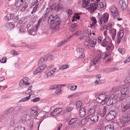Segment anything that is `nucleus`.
<instances>
[{
	"label": "nucleus",
	"instance_id": "f257e3e1",
	"mask_svg": "<svg viewBox=\"0 0 130 130\" xmlns=\"http://www.w3.org/2000/svg\"><path fill=\"white\" fill-rule=\"evenodd\" d=\"M48 23L50 24H54L52 27L53 29L57 30L58 29L59 25L61 21L58 16L55 13L53 14L50 16L48 19Z\"/></svg>",
	"mask_w": 130,
	"mask_h": 130
},
{
	"label": "nucleus",
	"instance_id": "f03ea898",
	"mask_svg": "<svg viewBox=\"0 0 130 130\" xmlns=\"http://www.w3.org/2000/svg\"><path fill=\"white\" fill-rule=\"evenodd\" d=\"M100 98L103 101H105V103L106 102L107 104L108 105H112V101L111 102L110 100V97L109 95H107L105 92H102L99 95Z\"/></svg>",
	"mask_w": 130,
	"mask_h": 130
},
{
	"label": "nucleus",
	"instance_id": "7ed1b4c3",
	"mask_svg": "<svg viewBox=\"0 0 130 130\" xmlns=\"http://www.w3.org/2000/svg\"><path fill=\"white\" fill-rule=\"evenodd\" d=\"M130 121V118L126 115H124L119 119V124L121 126H123L125 124Z\"/></svg>",
	"mask_w": 130,
	"mask_h": 130
},
{
	"label": "nucleus",
	"instance_id": "20e7f679",
	"mask_svg": "<svg viewBox=\"0 0 130 130\" xmlns=\"http://www.w3.org/2000/svg\"><path fill=\"white\" fill-rule=\"evenodd\" d=\"M97 39L95 38L92 39H89L87 40L84 42V45L86 47L90 46L94 47L96 44Z\"/></svg>",
	"mask_w": 130,
	"mask_h": 130
},
{
	"label": "nucleus",
	"instance_id": "39448f33",
	"mask_svg": "<svg viewBox=\"0 0 130 130\" xmlns=\"http://www.w3.org/2000/svg\"><path fill=\"white\" fill-rule=\"evenodd\" d=\"M111 15L113 19H116L119 15L118 9L114 6H112L110 8Z\"/></svg>",
	"mask_w": 130,
	"mask_h": 130
},
{
	"label": "nucleus",
	"instance_id": "423d86ee",
	"mask_svg": "<svg viewBox=\"0 0 130 130\" xmlns=\"http://www.w3.org/2000/svg\"><path fill=\"white\" fill-rule=\"evenodd\" d=\"M116 115V112L115 111H110L107 115L105 119L108 121H110L114 119Z\"/></svg>",
	"mask_w": 130,
	"mask_h": 130
},
{
	"label": "nucleus",
	"instance_id": "0eeeda50",
	"mask_svg": "<svg viewBox=\"0 0 130 130\" xmlns=\"http://www.w3.org/2000/svg\"><path fill=\"white\" fill-rule=\"evenodd\" d=\"M128 88L125 87L122 89L121 91V96L120 99L121 100H122L126 97V95L128 94Z\"/></svg>",
	"mask_w": 130,
	"mask_h": 130
},
{
	"label": "nucleus",
	"instance_id": "6e6552de",
	"mask_svg": "<svg viewBox=\"0 0 130 130\" xmlns=\"http://www.w3.org/2000/svg\"><path fill=\"white\" fill-rule=\"evenodd\" d=\"M46 67V65L45 64L42 65L36 69L35 71L34 72L33 74L35 75H37L38 73H41L43 70H45Z\"/></svg>",
	"mask_w": 130,
	"mask_h": 130
},
{
	"label": "nucleus",
	"instance_id": "1a4fd4ad",
	"mask_svg": "<svg viewBox=\"0 0 130 130\" xmlns=\"http://www.w3.org/2000/svg\"><path fill=\"white\" fill-rule=\"evenodd\" d=\"M130 108V102L126 101L125 103L122 105L121 110L123 112L126 111Z\"/></svg>",
	"mask_w": 130,
	"mask_h": 130
},
{
	"label": "nucleus",
	"instance_id": "9d476101",
	"mask_svg": "<svg viewBox=\"0 0 130 130\" xmlns=\"http://www.w3.org/2000/svg\"><path fill=\"white\" fill-rule=\"evenodd\" d=\"M127 0H120L119 3L122 10H124L126 9L127 7Z\"/></svg>",
	"mask_w": 130,
	"mask_h": 130
},
{
	"label": "nucleus",
	"instance_id": "9b49d317",
	"mask_svg": "<svg viewBox=\"0 0 130 130\" xmlns=\"http://www.w3.org/2000/svg\"><path fill=\"white\" fill-rule=\"evenodd\" d=\"M53 56L51 55H49V56H48V55L45 56L39 59L38 62V64H41L42 63L46 61L48 58H50L51 59H53Z\"/></svg>",
	"mask_w": 130,
	"mask_h": 130
},
{
	"label": "nucleus",
	"instance_id": "f8f14e48",
	"mask_svg": "<svg viewBox=\"0 0 130 130\" xmlns=\"http://www.w3.org/2000/svg\"><path fill=\"white\" fill-rule=\"evenodd\" d=\"M124 36V31L123 30H121L119 31L117 35V42L119 44L121 42V40Z\"/></svg>",
	"mask_w": 130,
	"mask_h": 130
},
{
	"label": "nucleus",
	"instance_id": "ddd939ff",
	"mask_svg": "<svg viewBox=\"0 0 130 130\" xmlns=\"http://www.w3.org/2000/svg\"><path fill=\"white\" fill-rule=\"evenodd\" d=\"M55 1V0H52V3L53 5L52 6L51 9L53 10H58L59 8L58 5L59 3H55L54 2Z\"/></svg>",
	"mask_w": 130,
	"mask_h": 130
},
{
	"label": "nucleus",
	"instance_id": "4468645a",
	"mask_svg": "<svg viewBox=\"0 0 130 130\" xmlns=\"http://www.w3.org/2000/svg\"><path fill=\"white\" fill-rule=\"evenodd\" d=\"M109 32L112 39L114 40L116 34V29H111L109 30Z\"/></svg>",
	"mask_w": 130,
	"mask_h": 130
},
{
	"label": "nucleus",
	"instance_id": "2eb2a0df",
	"mask_svg": "<svg viewBox=\"0 0 130 130\" xmlns=\"http://www.w3.org/2000/svg\"><path fill=\"white\" fill-rule=\"evenodd\" d=\"M15 25L11 23H7L5 25V29L6 30H9L13 28Z\"/></svg>",
	"mask_w": 130,
	"mask_h": 130
},
{
	"label": "nucleus",
	"instance_id": "dca6fc26",
	"mask_svg": "<svg viewBox=\"0 0 130 130\" xmlns=\"http://www.w3.org/2000/svg\"><path fill=\"white\" fill-rule=\"evenodd\" d=\"M15 16V14L14 13L7 14L4 18V20L6 21H8L12 20Z\"/></svg>",
	"mask_w": 130,
	"mask_h": 130
},
{
	"label": "nucleus",
	"instance_id": "f3484780",
	"mask_svg": "<svg viewBox=\"0 0 130 130\" xmlns=\"http://www.w3.org/2000/svg\"><path fill=\"white\" fill-rule=\"evenodd\" d=\"M48 115V112L44 111L40 112L38 115V116L40 117L41 119H44L47 117Z\"/></svg>",
	"mask_w": 130,
	"mask_h": 130
},
{
	"label": "nucleus",
	"instance_id": "a211bd4d",
	"mask_svg": "<svg viewBox=\"0 0 130 130\" xmlns=\"http://www.w3.org/2000/svg\"><path fill=\"white\" fill-rule=\"evenodd\" d=\"M23 4V0H18L15 3V6L17 9H19L22 6Z\"/></svg>",
	"mask_w": 130,
	"mask_h": 130
},
{
	"label": "nucleus",
	"instance_id": "6ab92c4d",
	"mask_svg": "<svg viewBox=\"0 0 130 130\" xmlns=\"http://www.w3.org/2000/svg\"><path fill=\"white\" fill-rule=\"evenodd\" d=\"M109 41V37H107L106 38H105L103 40L101 44V45L103 47H106Z\"/></svg>",
	"mask_w": 130,
	"mask_h": 130
},
{
	"label": "nucleus",
	"instance_id": "aec40b11",
	"mask_svg": "<svg viewBox=\"0 0 130 130\" xmlns=\"http://www.w3.org/2000/svg\"><path fill=\"white\" fill-rule=\"evenodd\" d=\"M106 3L104 2H101L98 5V8L100 10L102 11L106 8Z\"/></svg>",
	"mask_w": 130,
	"mask_h": 130
},
{
	"label": "nucleus",
	"instance_id": "412c9836",
	"mask_svg": "<svg viewBox=\"0 0 130 130\" xmlns=\"http://www.w3.org/2000/svg\"><path fill=\"white\" fill-rule=\"evenodd\" d=\"M98 6L97 5L94 3H92L90 4L89 8H88V9L90 10L94 11L97 8Z\"/></svg>",
	"mask_w": 130,
	"mask_h": 130
},
{
	"label": "nucleus",
	"instance_id": "4be33fe9",
	"mask_svg": "<svg viewBox=\"0 0 130 130\" xmlns=\"http://www.w3.org/2000/svg\"><path fill=\"white\" fill-rule=\"evenodd\" d=\"M109 18V14L107 13H105L103 14L102 19L104 23H106L108 21Z\"/></svg>",
	"mask_w": 130,
	"mask_h": 130
},
{
	"label": "nucleus",
	"instance_id": "5701e85b",
	"mask_svg": "<svg viewBox=\"0 0 130 130\" xmlns=\"http://www.w3.org/2000/svg\"><path fill=\"white\" fill-rule=\"evenodd\" d=\"M90 1L89 0H82V7L83 8L88 6L90 4Z\"/></svg>",
	"mask_w": 130,
	"mask_h": 130
},
{
	"label": "nucleus",
	"instance_id": "b1692460",
	"mask_svg": "<svg viewBox=\"0 0 130 130\" xmlns=\"http://www.w3.org/2000/svg\"><path fill=\"white\" fill-rule=\"evenodd\" d=\"M99 118L98 116L93 115L90 117V120L92 122H95L98 121Z\"/></svg>",
	"mask_w": 130,
	"mask_h": 130
},
{
	"label": "nucleus",
	"instance_id": "393cba45",
	"mask_svg": "<svg viewBox=\"0 0 130 130\" xmlns=\"http://www.w3.org/2000/svg\"><path fill=\"white\" fill-rule=\"evenodd\" d=\"M97 20L98 22L100 24H102L103 22V19H102V15L100 14V13H98V15L97 18Z\"/></svg>",
	"mask_w": 130,
	"mask_h": 130
},
{
	"label": "nucleus",
	"instance_id": "a878e982",
	"mask_svg": "<svg viewBox=\"0 0 130 130\" xmlns=\"http://www.w3.org/2000/svg\"><path fill=\"white\" fill-rule=\"evenodd\" d=\"M85 108L84 107L82 108L79 110V114L80 117H83L86 114L85 111Z\"/></svg>",
	"mask_w": 130,
	"mask_h": 130
},
{
	"label": "nucleus",
	"instance_id": "bb28decb",
	"mask_svg": "<svg viewBox=\"0 0 130 130\" xmlns=\"http://www.w3.org/2000/svg\"><path fill=\"white\" fill-rule=\"evenodd\" d=\"M77 26L76 24L71 25L69 28L70 30L72 32L75 31L77 28Z\"/></svg>",
	"mask_w": 130,
	"mask_h": 130
},
{
	"label": "nucleus",
	"instance_id": "cd10ccee",
	"mask_svg": "<svg viewBox=\"0 0 130 130\" xmlns=\"http://www.w3.org/2000/svg\"><path fill=\"white\" fill-rule=\"evenodd\" d=\"M37 113V109L36 107H32L31 108L30 113L32 115H35Z\"/></svg>",
	"mask_w": 130,
	"mask_h": 130
},
{
	"label": "nucleus",
	"instance_id": "c85d7f7f",
	"mask_svg": "<svg viewBox=\"0 0 130 130\" xmlns=\"http://www.w3.org/2000/svg\"><path fill=\"white\" fill-rule=\"evenodd\" d=\"M78 120V119L77 118H75L71 119L68 122V124L70 125H71L72 124L74 123L77 121Z\"/></svg>",
	"mask_w": 130,
	"mask_h": 130
},
{
	"label": "nucleus",
	"instance_id": "c756f323",
	"mask_svg": "<svg viewBox=\"0 0 130 130\" xmlns=\"http://www.w3.org/2000/svg\"><path fill=\"white\" fill-rule=\"evenodd\" d=\"M96 101L98 103H100L101 104H104L105 103V101H103L100 98L99 96L96 99Z\"/></svg>",
	"mask_w": 130,
	"mask_h": 130
},
{
	"label": "nucleus",
	"instance_id": "7c9ffc66",
	"mask_svg": "<svg viewBox=\"0 0 130 130\" xmlns=\"http://www.w3.org/2000/svg\"><path fill=\"white\" fill-rule=\"evenodd\" d=\"M30 35L34 36L36 33L35 30H34V28L32 27L28 31Z\"/></svg>",
	"mask_w": 130,
	"mask_h": 130
},
{
	"label": "nucleus",
	"instance_id": "2f4dec72",
	"mask_svg": "<svg viewBox=\"0 0 130 130\" xmlns=\"http://www.w3.org/2000/svg\"><path fill=\"white\" fill-rule=\"evenodd\" d=\"M20 86L22 84L25 85H28L30 84L27 81H26L22 79L20 81L19 83Z\"/></svg>",
	"mask_w": 130,
	"mask_h": 130
},
{
	"label": "nucleus",
	"instance_id": "473e14b6",
	"mask_svg": "<svg viewBox=\"0 0 130 130\" xmlns=\"http://www.w3.org/2000/svg\"><path fill=\"white\" fill-rule=\"evenodd\" d=\"M108 108L107 106H104L103 107L102 112V114L103 116H104L106 115L107 111Z\"/></svg>",
	"mask_w": 130,
	"mask_h": 130
},
{
	"label": "nucleus",
	"instance_id": "72a5a7b5",
	"mask_svg": "<svg viewBox=\"0 0 130 130\" xmlns=\"http://www.w3.org/2000/svg\"><path fill=\"white\" fill-rule=\"evenodd\" d=\"M95 109L94 108H92L90 109L88 112L89 115H91L94 113L95 111Z\"/></svg>",
	"mask_w": 130,
	"mask_h": 130
},
{
	"label": "nucleus",
	"instance_id": "f704fd0d",
	"mask_svg": "<svg viewBox=\"0 0 130 130\" xmlns=\"http://www.w3.org/2000/svg\"><path fill=\"white\" fill-rule=\"evenodd\" d=\"M113 48V44L111 43H109L108 45L106 47V49L107 50H110L112 49Z\"/></svg>",
	"mask_w": 130,
	"mask_h": 130
},
{
	"label": "nucleus",
	"instance_id": "c9c22d12",
	"mask_svg": "<svg viewBox=\"0 0 130 130\" xmlns=\"http://www.w3.org/2000/svg\"><path fill=\"white\" fill-rule=\"evenodd\" d=\"M25 128L22 127L21 125H19L15 127L14 130H25Z\"/></svg>",
	"mask_w": 130,
	"mask_h": 130
},
{
	"label": "nucleus",
	"instance_id": "e433bc0d",
	"mask_svg": "<svg viewBox=\"0 0 130 130\" xmlns=\"http://www.w3.org/2000/svg\"><path fill=\"white\" fill-rule=\"evenodd\" d=\"M57 88L59 89L58 85H52L50 87V88L51 89H55Z\"/></svg>",
	"mask_w": 130,
	"mask_h": 130
},
{
	"label": "nucleus",
	"instance_id": "4c0bfd02",
	"mask_svg": "<svg viewBox=\"0 0 130 130\" xmlns=\"http://www.w3.org/2000/svg\"><path fill=\"white\" fill-rule=\"evenodd\" d=\"M73 109V107H72L69 106L67 107L65 110L64 111L66 112L68 111L69 112L71 111Z\"/></svg>",
	"mask_w": 130,
	"mask_h": 130
},
{
	"label": "nucleus",
	"instance_id": "58836bf2",
	"mask_svg": "<svg viewBox=\"0 0 130 130\" xmlns=\"http://www.w3.org/2000/svg\"><path fill=\"white\" fill-rule=\"evenodd\" d=\"M38 4H36V6L33 8L31 12L32 14H33L35 12H36L37 8L38 7Z\"/></svg>",
	"mask_w": 130,
	"mask_h": 130
},
{
	"label": "nucleus",
	"instance_id": "ea45409f",
	"mask_svg": "<svg viewBox=\"0 0 130 130\" xmlns=\"http://www.w3.org/2000/svg\"><path fill=\"white\" fill-rule=\"evenodd\" d=\"M105 130H113L112 127L111 125H108L105 127Z\"/></svg>",
	"mask_w": 130,
	"mask_h": 130
},
{
	"label": "nucleus",
	"instance_id": "a19ab883",
	"mask_svg": "<svg viewBox=\"0 0 130 130\" xmlns=\"http://www.w3.org/2000/svg\"><path fill=\"white\" fill-rule=\"evenodd\" d=\"M119 89L117 87H113L111 89V91L113 93H114L119 91Z\"/></svg>",
	"mask_w": 130,
	"mask_h": 130
},
{
	"label": "nucleus",
	"instance_id": "79ce46f5",
	"mask_svg": "<svg viewBox=\"0 0 130 130\" xmlns=\"http://www.w3.org/2000/svg\"><path fill=\"white\" fill-rule=\"evenodd\" d=\"M82 105L81 102L80 101H78L76 103V107L77 108L80 107Z\"/></svg>",
	"mask_w": 130,
	"mask_h": 130
},
{
	"label": "nucleus",
	"instance_id": "37998d69",
	"mask_svg": "<svg viewBox=\"0 0 130 130\" xmlns=\"http://www.w3.org/2000/svg\"><path fill=\"white\" fill-rule=\"evenodd\" d=\"M92 24L93 25H95L97 21L95 17H93L91 18Z\"/></svg>",
	"mask_w": 130,
	"mask_h": 130
},
{
	"label": "nucleus",
	"instance_id": "c03bdc74",
	"mask_svg": "<svg viewBox=\"0 0 130 130\" xmlns=\"http://www.w3.org/2000/svg\"><path fill=\"white\" fill-rule=\"evenodd\" d=\"M118 51L122 55L124 54L125 53V50L124 49L122 50L121 48H119L118 49Z\"/></svg>",
	"mask_w": 130,
	"mask_h": 130
},
{
	"label": "nucleus",
	"instance_id": "a18cd8bd",
	"mask_svg": "<svg viewBox=\"0 0 130 130\" xmlns=\"http://www.w3.org/2000/svg\"><path fill=\"white\" fill-rule=\"evenodd\" d=\"M84 49L83 48H77L76 49L77 52L79 53H81L84 52Z\"/></svg>",
	"mask_w": 130,
	"mask_h": 130
},
{
	"label": "nucleus",
	"instance_id": "49530a36",
	"mask_svg": "<svg viewBox=\"0 0 130 130\" xmlns=\"http://www.w3.org/2000/svg\"><path fill=\"white\" fill-rule=\"evenodd\" d=\"M12 19H13V20L14 22H17L19 20V18L18 16L15 15L14 17Z\"/></svg>",
	"mask_w": 130,
	"mask_h": 130
},
{
	"label": "nucleus",
	"instance_id": "de8ad7c7",
	"mask_svg": "<svg viewBox=\"0 0 130 130\" xmlns=\"http://www.w3.org/2000/svg\"><path fill=\"white\" fill-rule=\"evenodd\" d=\"M67 42V40L65 39L63 41H61V42L59 43L58 44V46H59L61 45H63Z\"/></svg>",
	"mask_w": 130,
	"mask_h": 130
},
{
	"label": "nucleus",
	"instance_id": "09e8293b",
	"mask_svg": "<svg viewBox=\"0 0 130 130\" xmlns=\"http://www.w3.org/2000/svg\"><path fill=\"white\" fill-rule=\"evenodd\" d=\"M102 55V53L101 54H99L95 58V59H97L99 61L101 59Z\"/></svg>",
	"mask_w": 130,
	"mask_h": 130
},
{
	"label": "nucleus",
	"instance_id": "8fccbe9b",
	"mask_svg": "<svg viewBox=\"0 0 130 130\" xmlns=\"http://www.w3.org/2000/svg\"><path fill=\"white\" fill-rule=\"evenodd\" d=\"M77 94L76 93L75 94H73L71 95H69L68 97V98L69 99H71L73 98L74 97H76V96L77 95Z\"/></svg>",
	"mask_w": 130,
	"mask_h": 130
},
{
	"label": "nucleus",
	"instance_id": "3c124183",
	"mask_svg": "<svg viewBox=\"0 0 130 130\" xmlns=\"http://www.w3.org/2000/svg\"><path fill=\"white\" fill-rule=\"evenodd\" d=\"M79 14L77 13H75L74 14V18L76 19L79 20L80 18Z\"/></svg>",
	"mask_w": 130,
	"mask_h": 130
},
{
	"label": "nucleus",
	"instance_id": "603ef678",
	"mask_svg": "<svg viewBox=\"0 0 130 130\" xmlns=\"http://www.w3.org/2000/svg\"><path fill=\"white\" fill-rule=\"evenodd\" d=\"M7 58L6 57L3 58L1 59L0 61L2 63H4L6 62V61Z\"/></svg>",
	"mask_w": 130,
	"mask_h": 130
},
{
	"label": "nucleus",
	"instance_id": "864d4df0",
	"mask_svg": "<svg viewBox=\"0 0 130 130\" xmlns=\"http://www.w3.org/2000/svg\"><path fill=\"white\" fill-rule=\"evenodd\" d=\"M55 110L58 114L60 113L62 111V109L61 108H58L55 109Z\"/></svg>",
	"mask_w": 130,
	"mask_h": 130
},
{
	"label": "nucleus",
	"instance_id": "5fc2aeb1",
	"mask_svg": "<svg viewBox=\"0 0 130 130\" xmlns=\"http://www.w3.org/2000/svg\"><path fill=\"white\" fill-rule=\"evenodd\" d=\"M85 56V54L84 52L81 53L80 55L77 57L78 59H82Z\"/></svg>",
	"mask_w": 130,
	"mask_h": 130
},
{
	"label": "nucleus",
	"instance_id": "6e6d98bb",
	"mask_svg": "<svg viewBox=\"0 0 130 130\" xmlns=\"http://www.w3.org/2000/svg\"><path fill=\"white\" fill-rule=\"evenodd\" d=\"M67 12L68 15V16H70L71 15L72 13V11L70 9H68L67 11Z\"/></svg>",
	"mask_w": 130,
	"mask_h": 130
},
{
	"label": "nucleus",
	"instance_id": "4d7b16f0",
	"mask_svg": "<svg viewBox=\"0 0 130 130\" xmlns=\"http://www.w3.org/2000/svg\"><path fill=\"white\" fill-rule=\"evenodd\" d=\"M52 75L51 74V72H50L49 71L48 72L47 74L45 75L44 76L46 78H48L49 76H51Z\"/></svg>",
	"mask_w": 130,
	"mask_h": 130
},
{
	"label": "nucleus",
	"instance_id": "13d9d810",
	"mask_svg": "<svg viewBox=\"0 0 130 130\" xmlns=\"http://www.w3.org/2000/svg\"><path fill=\"white\" fill-rule=\"evenodd\" d=\"M31 95V94H29V96L28 97H26L24 98V100L25 101H27L28 100L30 99V97Z\"/></svg>",
	"mask_w": 130,
	"mask_h": 130
},
{
	"label": "nucleus",
	"instance_id": "bf43d9fd",
	"mask_svg": "<svg viewBox=\"0 0 130 130\" xmlns=\"http://www.w3.org/2000/svg\"><path fill=\"white\" fill-rule=\"evenodd\" d=\"M77 88V86H73L71 87L70 90L72 91H74L76 90Z\"/></svg>",
	"mask_w": 130,
	"mask_h": 130
},
{
	"label": "nucleus",
	"instance_id": "052dcab7",
	"mask_svg": "<svg viewBox=\"0 0 130 130\" xmlns=\"http://www.w3.org/2000/svg\"><path fill=\"white\" fill-rule=\"evenodd\" d=\"M51 114L53 116H56L57 115H58V114L57 113V112H56V110L55 109L54 110H53L51 112Z\"/></svg>",
	"mask_w": 130,
	"mask_h": 130
},
{
	"label": "nucleus",
	"instance_id": "680f3d73",
	"mask_svg": "<svg viewBox=\"0 0 130 130\" xmlns=\"http://www.w3.org/2000/svg\"><path fill=\"white\" fill-rule=\"evenodd\" d=\"M55 92L57 94L60 95L61 93V90L60 89L56 90V91Z\"/></svg>",
	"mask_w": 130,
	"mask_h": 130
},
{
	"label": "nucleus",
	"instance_id": "e2e57ef3",
	"mask_svg": "<svg viewBox=\"0 0 130 130\" xmlns=\"http://www.w3.org/2000/svg\"><path fill=\"white\" fill-rule=\"evenodd\" d=\"M40 100V98L39 97L37 98H36L34 99L33 100H31V102L33 101L34 102H35L38 101Z\"/></svg>",
	"mask_w": 130,
	"mask_h": 130
},
{
	"label": "nucleus",
	"instance_id": "0e129e2a",
	"mask_svg": "<svg viewBox=\"0 0 130 130\" xmlns=\"http://www.w3.org/2000/svg\"><path fill=\"white\" fill-rule=\"evenodd\" d=\"M81 124L83 125H84L87 123L86 120L85 119H83L81 122Z\"/></svg>",
	"mask_w": 130,
	"mask_h": 130
},
{
	"label": "nucleus",
	"instance_id": "69168bd1",
	"mask_svg": "<svg viewBox=\"0 0 130 130\" xmlns=\"http://www.w3.org/2000/svg\"><path fill=\"white\" fill-rule=\"evenodd\" d=\"M125 81L126 83H130V77H127L125 80Z\"/></svg>",
	"mask_w": 130,
	"mask_h": 130
},
{
	"label": "nucleus",
	"instance_id": "338daca9",
	"mask_svg": "<svg viewBox=\"0 0 130 130\" xmlns=\"http://www.w3.org/2000/svg\"><path fill=\"white\" fill-rule=\"evenodd\" d=\"M27 116H29V115H24L23 117H22V120L23 121L24 120L26 121V117Z\"/></svg>",
	"mask_w": 130,
	"mask_h": 130
},
{
	"label": "nucleus",
	"instance_id": "774afa93",
	"mask_svg": "<svg viewBox=\"0 0 130 130\" xmlns=\"http://www.w3.org/2000/svg\"><path fill=\"white\" fill-rule=\"evenodd\" d=\"M86 36H91L92 34L90 31H89L88 30H87L86 32Z\"/></svg>",
	"mask_w": 130,
	"mask_h": 130
}]
</instances>
